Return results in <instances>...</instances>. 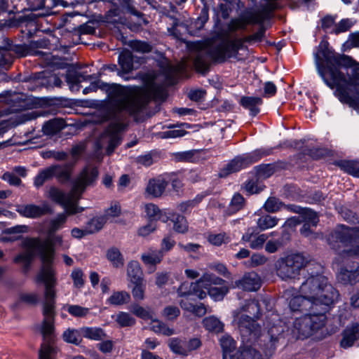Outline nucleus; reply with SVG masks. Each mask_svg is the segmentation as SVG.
<instances>
[{"label":"nucleus","mask_w":359,"mask_h":359,"mask_svg":"<svg viewBox=\"0 0 359 359\" xmlns=\"http://www.w3.org/2000/svg\"><path fill=\"white\" fill-rule=\"evenodd\" d=\"M98 88L107 93L113 116L116 119L110 123L104 134L109 142L107 153L111 155L121 142L120 133L126 127L123 111L133 112L137 109L138 98L135 90L129 87L114 83L108 84L100 80L91 83L83 90V93L86 95L90 92H95Z\"/></svg>","instance_id":"1"},{"label":"nucleus","mask_w":359,"mask_h":359,"mask_svg":"<svg viewBox=\"0 0 359 359\" xmlns=\"http://www.w3.org/2000/svg\"><path fill=\"white\" fill-rule=\"evenodd\" d=\"M300 295L292 297L289 306L292 311H311L326 308L334 304L339 297V292L327 278L321 275L309 277L299 288Z\"/></svg>","instance_id":"2"},{"label":"nucleus","mask_w":359,"mask_h":359,"mask_svg":"<svg viewBox=\"0 0 359 359\" xmlns=\"http://www.w3.org/2000/svg\"><path fill=\"white\" fill-rule=\"evenodd\" d=\"M99 175L97 168L86 166L75 178L73 186L69 193L52 187L48 191L49 198L60 205L68 215H75L84 210V208L78 205L82 194L89 187L96 183Z\"/></svg>","instance_id":"3"},{"label":"nucleus","mask_w":359,"mask_h":359,"mask_svg":"<svg viewBox=\"0 0 359 359\" xmlns=\"http://www.w3.org/2000/svg\"><path fill=\"white\" fill-rule=\"evenodd\" d=\"M314 56L320 76L328 87L335 88V95L346 86L353 84L339 69L343 55L330 49L327 42H320Z\"/></svg>","instance_id":"4"},{"label":"nucleus","mask_w":359,"mask_h":359,"mask_svg":"<svg viewBox=\"0 0 359 359\" xmlns=\"http://www.w3.org/2000/svg\"><path fill=\"white\" fill-rule=\"evenodd\" d=\"M191 48L194 65L196 71L201 73L208 71L211 62H223L238 53L236 46L227 41L211 45L197 41L192 44Z\"/></svg>","instance_id":"5"},{"label":"nucleus","mask_w":359,"mask_h":359,"mask_svg":"<svg viewBox=\"0 0 359 359\" xmlns=\"http://www.w3.org/2000/svg\"><path fill=\"white\" fill-rule=\"evenodd\" d=\"M62 242V238L60 235L53 234L48 236L41 241L39 238H31L27 242L26 245L30 248H38L39 252L42 261V266L36 276L37 283L56 284L55 270L52 266L54 257L55 245H60Z\"/></svg>","instance_id":"6"},{"label":"nucleus","mask_w":359,"mask_h":359,"mask_svg":"<svg viewBox=\"0 0 359 359\" xmlns=\"http://www.w3.org/2000/svg\"><path fill=\"white\" fill-rule=\"evenodd\" d=\"M45 285L43 314L44 316L41 333L44 342L39 351V359H55L56 350L51 343L53 341V317L55 313V298L56 284L43 283Z\"/></svg>","instance_id":"7"},{"label":"nucleus","mask_w":359,"mask_h":359,"mask_svg":"<svg viewBox=\"0 0 359 359\" xmlns=\"http://www.w3.org/2000/svg\"><path fill=\"white\" fill-rule=\"evenodd\" d=\"M328 243L341 257L359 259V226H338L330 235Z\"/></svg>","instance_id":"8"},{"label":"nucleus","mask_w":359,"mask_h":359,"mask_svg":"<svg viewBox=\"0 0 359 359\" xmlns=\"http://www.w3.org/2000/svg\"><path fill=\"white\" fill-rule=\"evenodd\" d=\"M312 311L313 313H306L296 318L294 323V329L299 334V337L306 338L325 325L326 320L325 313L327 309L322 308Z\"/></svg>","instance_id":"9"},{"label":"nucleus","mask_w":359,"mask_h":359,"mask_svg":"<svg viewBox=\"0 0 359 359\" xmlns=\"http://www.w3.org/2000/svg\"><path fill=\"white\" fill-rule=\"evenodd\" d=\"M309 262V259L302 254L288 255L278 261L277 274L285 280L295 278Z\"/></svg>","instance_id":"10"},{"label":"nucleus","mask_w":359,"mask_h":359,"mask_svg":"<svg viewBox=\"0 0 359 359\" xmlns=\"http://www.w3.org/2000/svg\"><path fill=\"white\" fill-rule=\"evenodd\" d=\"M233 317L243 342H255L261 334V326L257 319L242 312H235Z\"/></svg>","instance_id":"11"},{"label":"nucleus","mask_w":359,"mask_h":359,"mask_svg":"<svg viewBox=\"0 0 359 359\" xmlns=\"http://www.w3.org/2000/svg\"><path fill=\"white\" fill-rule=\"evenodd\" d=\"M31 50L25 44L13 45L5 37H2V44L0 43V72L7 70L13 62L15 54L16 57H25Z\"/></svg>","instance_id":"12"},{"label":"nucleus","mask_w":359,"mask_h":359,"mask_svg":"<svg viewBox=\"0 0 359 359\" xmlns=\"http://www.w3.org/2000/svg\"><path fill=\"white\" fill-rule=\"evenodd\" d=\"M135 90L138 98V107L134 111H123V117L126 119V115H135L139 113L144 106L151 100L155 101H164L166 98L167 93L164 88L154 84L149 85L144 92H140L135 87L128 86Z\"/></svg>","instance_id":"13"},{"label":"nucleus","mask_w":359,"mask_h":359,"mask_svg":"<svg viewBox=\"0 0 359 359\" xmlns=\"http://www.w3.org/2000/svg\"><path fill=\"white\" fill-rule=\"evenodd\" d=\"M265 155L266 154L261 150H255L251 153L236 156L220 170L219 176L221 177H225L231 173L238 172L257 162Z\"/></svg>","instance_id":"14"},{"label":"nucleus","mask_w":359,"mask_h":359,"mask_svg":"<svg viewBox=\"0 0 359 359\" xmlns=\"http://www.w3.org/2000/svg\"><path fill=\"white\" fill-rule=\"evenodd\" d=\"M208 281H219L208 274H203L202 276L196 282L189 283L184 282L180 285L177 289V295L180 297H189L194 294L199 299H203L206 297V292L201 289V283Z\"/></svg>","instance_id":"15"},{"label":"nucleus","mask_w":359,"mask_h":359,"mask_svg":"<svg viewBox=\"0 0 359 359\" xmlns=\"http://www.w3.org/2000/svg\"><path fill=\"white\" fill-rule=\"evenodd\" d=\"M219 280V281H208L201 283V289L206 292V295L208 294L212 299L216 301L222 300L224 295L228 292L229 288L226 286H222L224 280L213 273H204Z\"/></svg>","instance_id":"16"},{"label":"nucleus","mask_w":359,"mask_h":359,"mask_svg":"<svg viewBox=\"0 0 359 359\" xmlns=\"http://www.w3.org/2000/svg\"><path fill=\"white\" fill-rule=\"evenodd\" d=\"M341 102L359 111V84L346 86L336 95Z\"/></svg>","instance_id":"17"},{"label":"nucleus","mask_w":359,"mask_h":359,"mask_svg":"<svg viewBox=\"0 0 359 359\" xmlns=\"http://www.w3.org/2000/svg\"><path fill=\"white\" fill-rule=\"evenodd\" d=\"M17 212L25 217L38 218L52 212L50 205L43 203L41 205L34 204L21 205L18 206Z\"/></svg>","instance_id":"18"},{"label":"nucleus","mask_w":359,"mask_h":359,"mask_svg":"<svg viewBox=\"0 0 359 359\" xmlns=\"http://www.w3.org/2000/svg\"><path fill=\"white\" fill-rule=\"evenodd\" d=\"M269 236L267 234H258L255 227H250L243 235L242 241L249 243V245L252 249L259 250L263 248Z\"/></svg>","instance_id":"19"},{"label":"nucleus","mask_w":359,"mask_h":359,"mask_svg":"<svg viewBox=\"0 0 359 359\" xmlns=\"http://www.w3.org/2000/svg\"><path fill=\"white\" fill-rule=\"evenodd\" d=\"M234 287L248 291H256L261 287L259 276L255 272L245 273L242 279L235 281Z\"/></svg>","instance_id":"20"},{"label":"nucleus","mask_w":359,"mask_h":359,"mask_svg":"<svg viewBox=\"0 0 359 359\" xmlns=\"http://www.w3.org/2000/svg\"><path fill=\"white\" fill-rule=\"evenodd\" d=\"M283 331V327L278 325H273L269 329V341L263 347V351L266 355H271L275 351Z\"/></svg>","instance_id":"21"},{"label":"nucleus","mask_w":359,"mask_h":359,"mask_svg":"<svg viewBox=\"0 0 359 359\" xmlns=\"http://www.w3.org/2000/svg\"><path fill=\"white\" fill-rule=\"evenodd\" d=\"M359 340V324L355 323L347 326L342 333L340 345L344 348L352 346Z\"/></svg>","instance_id":"22"},{"label":"nucleus","mask_w":359,"mask_h":359,"mask_svg":"<svg viewBox=\"0 0 359 359\" xmlns=\"http://www.w3.org/2000/svg\"><path fill=\"white\" fill-rule=\"evenodd\" d=\"M167 181L161 176L149 180L146 187L147 194L153 197H160L165 190Z\"/></svg>","instance_id":"23"},{"label":"nucleus","mask_w":359,"mask_h":359,"mask_svg":"<svg viewBox=\"0 0 359 359\" xmlns=\"http://www.w3.org/2000/svg\"><path fill=\"white\" fill-rule=\"evenodd\" d=\"M339 280L344 284L355 285L359 283V264L354 270L341 268L338 274Z\"/></svg>","instance_id":"24"},{"label":"nucleus","mask_w":359,"mask_h":359,"mask_svg":"<svg viewBox=\"0 0 359 359\" xmlns=\"http://www.w3.org/2000/svg\"><path fill=\"white\" fill-rule=\"evenodd\" d=\"M341 67L345 68H351L353 72V78H346L353 81L355 85H358L359 83L356 82L355 79H359V62L353 59L351 56L343 55L339 65V69Z\"/></svg>","instance_id":"25"},{"label":"nucleus","mask_w":359,"mask_h":359,"mask_svg":"<svg viewBox=\"0 0 359 359\" xmlns=\"http://www.w3.org/2000/svg\"><path fill=\"white\" fill-rule=\"evenodd\" d=\"M290 239L288 232L283 231L280 238L276 240H269L265 245V250L269 253H275L284 246Z\"/></svg>","instance_id":"26"},{"label":"nucleus","mask_w":359,"mask_h":359,"mask_svg":"<svg viewBox=\"0 0 359 359\" xmlns=\"http://www.w3.org/2000/svg\"><path fill=\"white\" fill-rule=\"evenodd\" d=\"M240 104L249 109L251 115L256 116L259 112V106L262 104V100L259 97L244 96L241 98Z\"/></svg>","instance_id":"27"},{"label":"nucleus","mask_w":359,"mask_h":359,"mask_svg":"<svg viewBox=\"0 0 359 359\" xmlns=\"http://www.w3.org/2000/svg\"><path fill=\"white\" fill-rule=\"evenodd\" d=\"M66 126L63 118H56L46 122L43 126L44 134L52 135L57 133Z\"/></svg>","instance_id":"28"},{"label":"nucleus","mask_w":359,"mask_h":359,"mask_svg":"<svg viewBox=\"0 0 359 359\" xmlns=\"http://www.w3.org/2000/svg\"><path fill=\"white\" fill-rule=\"evenodd\" d=\"M186 69L187 63L185 61H182L176 65H167L164 69V73L167 79L172 82L177 77L184 73Z\"/></svg>","instance_id":"29"},{"label":"nucleus","mask_w":359,"mask_h":359,"mask_svg":"<svg viewBox=\"0 0 359 359\" xmlns=\"http://www.w3.org/2000/svg\"><path fill=\"white\" fill-rule=\"evenodd\" d=\"M57 165H53L39 171L34 178V186L36 187H41L46 182L55 177V175L57 172Z\"/></svg>","instance_id":"30"},{"label":"nucleus","mask_w":359,"mask_h":359,"mask_svg":"<svg viewBox=\"0 0 359 359\" xmlns=\"http://www.w3.org/2000/svg\"><path fill=\"white\" fill-rule=\"evenodd\" d=\"M163 257L162 251L149 250L142 254L141 259L145 265L153 266L151 271V272H153L155 270V266L161 262Z\"/></svg>","instance_id":"31"},{"label":"nucleus","mask_w":359,"mask_h":359,"mask_svg":"<svg viewBox=\"0 0 359 359\" xmlns=\"http://www.w3.org/2000/svg\"><path fill=\"white\" fill-rule=\"evenodd\" d=\"M145 212L149 220H153L156 222L157 220H161L166 222L169 218L168 216L159 210L157 205L153 203H148L144 207Z\"/></svg>","instance_id":"32"},{"label":"nucleus","mask_w":359,"mask_h":359,"mask_svg":"<svg viewBox=\"0 0 359 359\" xmlns=\"http://www.w3.org/2000/svg\"><path fill=\"white\" fill-rule=\"evenodd\" d=\"M127 274L131 283L143 280L142 271L137 261H130L127 266Z\"/></svg>","instance_id":"33"},{"label":"nucleus","mask_w":359,"mask_h":359,"mask_svg":"<svg viewBox=\"0 0 359 359\" xmlns=\"http://www.w3.org/2000/svg\"><path fill=\"white\" fill-rule=\"evenodd\" d=\"M261 354L250 345H244L240 347L238 352L233 355L234 359H261Z\"/></svg>","instance_id":"34"},{"label":"nucleus","mask_w":359,"mask_h":359,"mask_svg":"<svg viewBox=\"0 0 359 359\" xmlns=\"http://www.w3.org/2000/svg\"><path fill=\"white\" fill-rule=\"evenodd\" d=\"M118 63L123 74H128L133 71V56L129 50L123 51L118 57Z\"/></svg>","instance_id":"35"},{"label":"nucleus","mask_w":359,"mask_h":359,"mask_svg":"<svg viewBox=\"0 0 359 359\" xmlns=\"http://www.w3.org/2000/svg\"><path fill=\"white\" fill-rule=\"evenodd\" d=\"M130 300V295L126 291H114L107 299V304L119 306L127 304Z\"/></svg>","instance_id":"36"},{"label":"nucleus","mask_w":359,"mask_h":359,"mask_svg":"<svg viewBox=\"0 0 359 359\" xmlns=\"http://www.w3.org/2000/svg\"><path fill=\"white\" fill-rule=\"evenodd\" d=\"M82 337L95 341H100L105 338L106 334L100 327H83L81 328Z\"/></svg>","instance_id":"37"},{"label":"nucleus","mask_w":359,"mask_h":359,"mask_svg":"<svg viewBox=\"0 0 359 359\" xmlns=\"http://www.w3.org/2000/svg\"><path fill=\"white\" fill-rule=\"evenodd\" d=\"M90 78H91L90 75L85 76L74 70L68 71L66 74V81L70 85V88H74L75 86L77 90L79 89V84Z\"/></svg>","instance_id":"38"},{"label":"nucleus","mask_w":359,"mask_h":359,"mask_svg":"<svg viewBox=\"0 0 359 359\" xmlns=\"http://www.w3.org/2000/svg\"><path fill=\"white\" fill-rule=\"evenodd\" d=\"M67 215H69L67 212L66 214L60 213L55 218L50 219L47 229V234L51 236L60 229L66 223Z\"/></svg>","instance_id":"39"},{"label":"nucleus","mask_w":359,"mask_h":359,"mask_svg":"<svg viewBox=\"0 0 359 359\" xmlns=\"http://www.w3.org/2000/svg\"><path fill=\"white\" fill-rule=\"evenodd\" d=\"M238 312H242L253 317L255 319H258L260 315V305L259 302L255 299H252L246 302V304Z\"/></svg>","instance_id":"40"},{"label":"nucleus","mask_w":359,"mask_h":359,"mask_svg":"<svg viewBox=\"0 0 359 359\" xmlns=\"http://www.w3.org/2000/svg\"><path fill=\"white\" fill-rule=\"evenodd\" d=\"M337 165L349 175L359 177V161L344 160L337 162Z\"/></svg>","instance_id":"41"},{"label":"nucleus","mask_w":359,"mask_h":359,"mask_svg":"<svg viewBox=\"0 0 359 359\" xmlns=\"http://www.w3.org/2000/svg\"><path fill=\"white\" fill-rule=\"evenodd\" d=\"M29 239V238L25 239L22 243V245L25 248H26V251L16 256L14 259V262L16 263L24 262L27 265V266L29 265L32 259H33L34 250H39L38 248H30L26 245V242Z\"/></svg>","instance_id":"42"},{"label":"nucleus","mask_w":359,"mask_h":359,"mask_svg":"<svg viewBox=\"0 0 359 359\" xmlns=\"http://www.w3.org/2000/svg\"><path fill=\"white\" fill-rule=\"evenodd\" d=\"M244 205L245 198L243 196L238 193L235 194L231 200L229 207L226 209V214L228 215L235 214L243 209Z\"/></svg>","instance_id":"43"},{"label":"nucleus","mask_w":359,"mask_h":359,"mask_svg":"<svg viewBox=\"0 0 359 359\" xmlns=\"http://www.w3.org/2000/svg\"><path fill=\"white\" fill-rule=\"evenodd\" d=\"M168 346L174 353L182 355H186V344L184 339L178 337L170 338L168 340Z\"/></svg>","instance_id":"44"},{"label":"nucleus","mask_w":359,"mask_h":359,"mask_svg":"<svg viewBox=\"0 0 359 359\" xmlns=\"http://www.w3.org/2000/svg\"><path fill=\"white\" fill-rule=\"evenodd\" d=\"M220 346L223 351V359H226V355L232 352L236 347V342L229 335H223L220 339Z\"/></svg>","instance_id":"45"},{"label":"nucleus","mask_w":359,"mask_h":359,"mask_svg":"<svg viewBox=\"0 0 359 359\" xmlns=\"http://www.w3.org/2000/svg\"><path fill=\"white\" fill-rule=\"evenodd\" d=\"M207 239L210 244L215 246H220L222 244L229 243L231 241L229 236L225 232L219 233H210L208 235Z\"/></svg>","instance_id":"46"},{"label":"nucleus","mask_w":359,"mask_h":359,"mask_svg":"<svg viewBox=\"0 0 359 359\" xmlns=\"http://www.w3.org/2000/svg\"><path fill=\"white\" fill-rule=\"evenodd\" d=\"M278 219L269 215L261 217L257 222V226L262 231L271 229L277 225Z\"/></svg>","instance_id":"47"},{"label":"nucleus","mask_w":359,"mask_h":359,"mask_svg":"<svg viewBox=\"0 0 359 359\" xmlns=\"http://www.w3.org/2000/svg\"><path fill=\"white\" fill-rule=\"evenodd\" d=\"M105 223V217H94L86 224V231L89 234L94 233L102 229Z\"/></svg>","instance_id":"48"},{"label":"nucleus","mask_w":359,"mask_h":359,"mask_svg":"<svg viewBox=\"0 0 359 359\" xmlns=\"http://www.w3.org/2000/svg\"><path fill=\"white\" fill-rule=\"evenodd\" d=\"M107 257L114 266L120 267L123 265V258L119 250L111 248L107 252Z\"/></svg>","instance_id":"49"},{"label":"nucleus","mask_w":359,"mask_h":359,"mask_svg":"<svg viewBox=\"0 0 359 359\" xmlns=\"http://www.w3.org/2000/svg\"><path fill=\"white\" fill-rule=\"evenodd\" d=\"M62 337L65 341L78 345L81 341V329H68L64 332Z\"/></svg>","instance_id":"50"},{"label":"nucleus","mask_w":359,"mask_h":359,"mask_svg":"<svg viewBox=\"0 0 359 359\" xmlns=\"http://www.w3.org/2000/svg\"><path fill=\"white\" fill-rule=\"evenodd\" d=\"M172 221L174 223L173 228L175 231L180 233H184L187 231V222L184 216L177 214H173L172 216Z\"/></svg>","instance_id":"51"},{"label":"nucleus","mask_w":359,"mask_h":359,"mask_svg":"<svg viewBox=\"0 0 359 359\" xmlns=\"http://www.w3.org/2000/svg\"><path fill=\"white\" fill-rule=\"evenodd\" d=\"M203 325L209 331L220 332L223 329L222 323L215 317L210 316L203 319Z\"/></svg>","instance_id":"52"},{"label":"nucleus","mask_w":359,"mask_h":359,"mask_svg":"<svg viewBox=\"0 0 359 359\" xmlns=\"http://www.w3.org/2000/svg\"><path fill=\"white\" fill-rule=\"evenodd\" d=\"M300 214L302 217V222L311 224L312 226H317L319 219L316 212L309 208H304L302 210Z\"/></svg>","instance_id":"53"},{"label":"nucleus","mask_w":359,"mask_h":359,"mask_svg":"<svg viewBox=\"0 0 359 359\" xmlns=\"http://www.w3.org/2000/svg\"><path fill=\"white\" fill-rule=\"evenodd\" d=\"M264 208L268 212H276L280 210L286 206L275 197H270L266 201Z\"/></svg>","instance_id":"54"},{"label":"nucleus","mask_w":359,"mask_h":359,"mask_svg":"<svg viewBox=\"0 0 359 359\" xmlns=\"http://www.w3.org/2000/svg\"><path fill=\"white\" fill-rule=\"evenodd\" d=\"M151 329L154 332L158 334H162L166 336H170L174 334V330L170 328L164 323L159 320H152Z\"/></svg>","instance_id":"55"},{"label":"nucleus","mask_w":359,"mask_h":359,"mask_svg":"<svg viewBox=\"0 0 359 359\" xmlns=\"http://www.w3.org/2000/svg\"><path fill=\"white\" fill-rule=\"evenodd\" d=\"M353 25V22L351 20L348 18L342 19L338 23L334 25L333 29L331 31V33L339 34L340 33L346 32L348 31Z\"/></svg>","instance_id":"56"},{"label":"nucleus","mask_w":359,"mask_h":359,"mask_svg":"<svg viewBox=\"0 0 359 359\" xmlns=\"http://www.w3.org/2000/svg\"><path fill=\"white\" fill-rule=\"evenodd\" d=\"M116 321L121 327L132 326L135 323V318L126 312H119L116 315Z\"/></svg>","instance_id":"57"},{"label":"nucleus","mask_w":359,"mask_h":359,"mask_svg":"<svg viewBox=\"0 0 359 359\" xmlns=\"http://www.w3.org/2000/svg\"><path fill=\"white\" fill-rule=\"evenodd\" d=\"M67 312L74 317L83 318L86 316L90 311V309L86 307H83L79 305H68Z\"/></svg>","instance_id":"58"},{"label":"nucleus","mask_w":359,"mask_h":359,"mask_svg":"<svg viewBox=\"0 0 359 359\" xmlns=\"http://www.w3.org/2000/svg\"><path fill=\"white\" fill-rule=\"evenodd\" d=\"M129 46L133 50L142 53H149L152 49V47L149 43L137 40L130 41Z\"/></svg>","instance_id":"59"},{"label":"nucleus","mask_w":359,"mask_h":359,"mask_svg":"<svg viewBox=\"0 0 359 359\" xmlns=\"http://www.w3.org/2000/svg\"><path fill=\"white\" fill-rule=\"evenodd\" d=\"M247 26L245 18H238L231 19L227 25V28L229 32H234L239 29L245 30Z\"/></svg>","instance_id":"60"},{"label":"nucleus","mask_w":359,"mask_h":359,"mask_svg":"<svg viewBox=\"0 0 359 359\" xmlns=\"http://www.w3.org/2000/svg\"><path fill=\"white\" fill-rule=\"evenodd\" d=\"M135 285L132 290V294L136 301H141L144 298L146 285L144 280L137 283H133Z\"/></svg>","instance_id":"61"},{"label":"nucleus","mask_w":359,"mask_h":359,"mask_svg":"<svg viewBox=\"0 0 359 359\" xmlns=\"http://www.w3.org/2000/svg\"><path fill=\"white\" fill-rule=\"evenodd\" d=\"M71 278L74 287L81 288L84 285V275L81 269H74L71 273Z\"/></svg>","instance_id":"62"},{"label":"nucleus","mask_w":359,"mask_h":359,"mask_svg":"<svg viewBox=\"0 0 359 359\" xmlns=\"http://www.w3.org/2000/svg\"><path fill=\"white\" fill-rule=\"evenodd\" d=\"M157 229V224L155 221L149 220V222L139 228L137 233L140 236L147 237Z\"/></svg>","instance_id":"63"},{"label":"nucleus","mask_w":359,"mask_h":359,"mask_svg":"<svg viewBox=\"0 0 359 359\" xmlns=\"http://www.w3.org/2000/svg\"><path fill=\"white\" fill-rule=\"evenodd\" d=\"M359 47V32L349 35L348 40L344 44V50Z\"/></svg>","instance_id":"64"}]
</instances>
